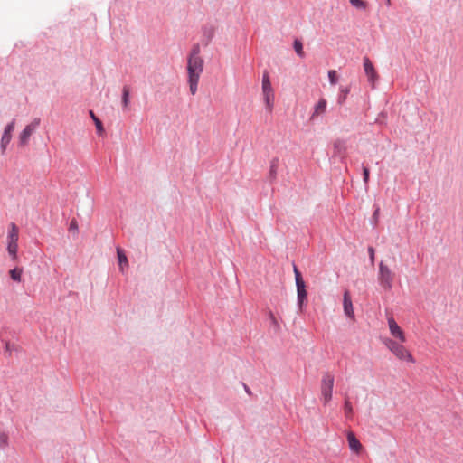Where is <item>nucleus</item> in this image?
<instances>
[{"mask_svg": "<svg viewBox=\"0 0 463 463\" xmlns=\"http://www.w3.org/2000/svg\"><path fill=\"white\" fill-rule=\"evenodd\" d=\"M199 44H194L187 57V74L190 92L194 95L198 90L200 77L203 71L204 61L200 55Z\"/></svg>", "mask_w": 463, "mask_h": 463, "instance_id": "nucleus-1", "label": "nucleus"}, {"mask_svg": "<svg viewBox=\"0 0 463 463\" xmlns=\"http://www.w3.org/2000/svg\"><path fill=\"white\" fill-rule=\"evenodd\" d=\"M385 346L392 353V354L401 361L414 364L415 359L411 353L403 345V343L397 342L393 339L387 338L383 341Z\"/></svg>", "mask_w": 463, "mask_h": 463, "instance_id": "nucleus-2", "label": "nucleus"}, {"mask_svg": "<svg viewBox=\"0 0 463 463\" xmlns=\"http://www.w3.org/2000/svg\"><path fill=\"white\" fill-rule=\"evenodd\" d=\"M261 90L265 107L268 111L271 112L274 107L275 94L268 71L263 72Z\"/></svg>", "mask_w": 463, "mask_h": 463, "instance_id": "nucleus-3", "label": "nucleus"}, {"mask_svg": "<svg viewBox=\"0 0 463 463\" xmlns=\"http://www.w3.org/2000/svg\"><path fill=\"white\" fill-rule=\"evenodd\" d=\"M334 387V376L328 373H325L322 378L321 394L325 403H327L332 398Z\"/></svg>", "mask_w": 463, "mask_h": 463, "instance_id": "nucleus-4", "label": "nucleus"}, {"mask_svg": "<svg viewBox=\"0 0 463 463\" xmlns=\"http://www.w3.org/2000/svg\"><path fill=\"white\" fill-rule=\"evenodd\" d=\"M393 274L391 269L383 262L379 264V282L381 286L389 290L392 288Z\"/></svg>", "mask_w": 463, "mask_h": 463, "instance_id": "nucleus-5", "label": "nucleus"}, {"mask_svg": "<svg viewBox=\"0 0 463 463\" xmlns=\"http://www.w3.org/2000/svg\"><path fill=\"white\" fill-rule=\"evenodd\" d=\"M39 125L40 118H35L24 128L19 136V145L21 146H25L28 144L31 135L35 131Z\"/></svg>", "mask_w": 463, "mask_h": 463, "instance_id": "nucleus-6", "label": "nucleus"}, {"mask_svg": "<svg viewBox=\"0 0 463 463\" xmlns=\"http://www.w3.org/2000/svg\"><path fill=\"white\" fill-rule=\"evenodd\" d=\"M363 65L364 72L368 78L372 87L374 88L376 81L378 80V73L368 57H364Z\"/></svg>", "mask_w": 463, "mask_h": 463, "instance_id": "nucleus-7", "label": "nucleus"}, {"mask_svg": "<svg viewBox=\"0 0 463 463\" xmlns=\"http://www.w3.org/2000/svg\"><path fill=\"white\" fill-rule=\"evenodd\" d=\"M387 320H388L389 330H390L392 336L395 339H398L401 343H405L406 336H405L404 331L396 323L393 317H389Z\"/></svg>", "mask_w": 463, "mask_h": 463, "instance_id": "nucleus-8", "label": "nucleus"}, {"mask_svg": "<svg viewBox=\"0 0 463 463\" xmlns=\"http://www.w3.org/2000/svg\"><path fill=\"white\" fill-rule=\"evenodd\" d=\"M343 306H344L345 314L348 317H350L351 319L354 320V312L352 298H351L349 291H345L344 293Z\"/></svg>", "mask_w": 463, "mask_h": 463, "instance_id": "nucleus-9", "label": "nucleus"}, {"mask_svg": "<svg viewBox=\"0 0 463 463\" xmlns=\"http://www.w3.org/2000/svg\"><path fill=\"white\" fill-rule=\"evenodd\" d=\"M347 441H348L349 448L352 451H354L355 453H359L361 451V449L363 448L362 444L356 439V437L354 436V434L352 431H349L347 433Z\"/></svg>", "mask_w": 463, "mask_h": 463, "instance_id": "nucleus-10", "label": "nucleus"}, {"mask_svg": "<svg viewBox=\"0 0 463 463\" xmlns=\"http://www.w3.org/2000/svg\"><path fill=\"white\" fill-rule=\"evenodd\" d=\"M19 229L14 222L9 224V231L7 234V242H18Z\"/></svg>", "mask_w": 463, "mask_h": 463, "instance_id": "nucleus-11", "label": "nucleus"}, {"mask_svg": "<svg viewBox=\"0 0 463 463\" xmlns=\"http://www.w3.org/2000/svg\"><path fill=\"white\" fill-rule=\"evenodd\" d=\"M7 251L13 260H17L18 242H7Z\"/></svg>", "mask_w": 463, "mask_h": 463, "instance_id": "nucleus-12", "label": "nucleus"}, {"mask_svg": "<svg viewBox=\"0 0 463 463\" xmlns=\"http://www.w3.org/2000/svg\"><path fill=\"white\" fill-rule=\"evenodd\" d=\"M326 109V100L325 99H321L317 104L315 106L313 117L325 113Z\"/></svg>", "mask_w": 463, "mask_h": 463, "instance_id": "nucleus-13", "label": "nucleus"}, {"mask_svg": "<svg viewBox=\"0 0 463 463\" xmlns=\"http://www.w3.org/2000/svg\"><path fill=\"white\" fill-rule=\"evenodd\" d=\"M294 274H295L297 289L306 288V285L302 279L301 273L299 272V270L298 269V268L296 266H294Z\"/></svg>", "mask_w": 463, "mask_h": 463, "instance_id": "nucleus-14", "label": "nucleus"}, {"mask_svg": "<svg viewBox=\"0 0 463 463\" xmlns=\"http://www.w3.org/2000/svg\"><path fill=\"white\" fill-rule=\"evenodd\" d=\"M294 274H295L297 289L306 288V285L302 279L301 273L299 272V270L298 269V268L296 266H294Z\"/></svg>", "mask_w": 463, "mask_h": 463, "instance_id": "nucleus-15", "label": "nucleus"}, {"mask_svg": "<svg viewBox=\"0 0 463 463\" xmlns=\"http://www.w3.org/2000/svg\"><path fill=\"white\" fill-rule=\"evenodd\" d=\"M129 92V87L124 86L122 90V105L125 109H128Z\"/></svg>", "mask_w": 463, "mask_h": 463, "instance_id": "nucleus-16", "label": "nucleus"}, {"mask_svg": "<svg viewBox=\"0 0 463 463\" xmlns=\"http://www.w3.org/2000/svg\"><path fill=\"white\" fill-rule=\"evenodd\" d=\"M12 139V134H8V133H5L4 132L3 133V136H2V138H1V150H2V154H5V150H6V146L7 145L10 143Z\"/></svg>", "mask_w": 463, "mask_h": 463, "instance_id": "nucleus-17", "label": "nucleus"}, {"mask_svg": "<svg viewBox=\"0 0 463 463\" xmlns=\"http://www.w3.org/2000/svg\"><path fill=\"white\" fill-rule=\"evenodd\" d=\"M23 274V269L21 268H14L9 271V275L11 279L14 281L20 282Z\"/></svg>", "mask_w": 463, "mask_h": 463, "instance_id": "nucleus-18", "label": "nucleus"}, {"mask_svg": "<svg viewBox=\"0 0 463 463\" xmlns=\"http://www.w3.org/2000/svg\"><path fill=\"white\" fill-rule=\"evenodd\" d=\"M117 253H118L120 269H122L123 267H125V266L128 267V259H127L125 253L119 248L117 249Z\"/></svg>", "mask_w": 463, "mask_h": 463, "instance_id": "nucleus-19", "label": "nucleus"}, {"mask_svg": "<svg viewBox=\"0 0 463 463\" xmlns=\"http://www.w3.org/2000/svg\"><path fill=\"white\" fill-rule=\"evenodd\" d=\"M297 294H298V305H299V307L301 308L304 302L307 300V290L306 288H303V289H297Z\"/></svg>", "mask_w": 463, "mask_h": 463, "instance_id": "nucleus-20", "label": "nucleus"}, {"mask_svg": "<svg viewBox=\"0 0 463 463\" xmlns=\"http://www.w3.org/2000/svg\"><path fill=\"white\" fill-rule=\"evenodd\" d=\"M293 46H294V50L297 52V54L299 57L303 58L305 56V52L303 51V44H302V43L299 40H295Z\"/></svg>", "mask_w": 463, "mask_h": 463, "instance_id": "nucleus-21", "label": "nucleus"}, {"mask_svg": "<svg viewBox=\"0 0 463 463\" xmlns=\"http://www.w3.org/2000/svg\"><path fill=\"white\" fill-rule=\"evenodd\" d=\"M90 116L93 119V121H94V123L96 125L98 132L99 133H102L104 131V128H103L101 121L95 116V114H94V112L92 110L90 111Z\"/></svg>", "mask_w": 463, "mask_h": 463, "instance_id": "nucleus-22", "label": "nucleus"}, {"mask_svg": "<svg viewBox=\"0 0 463 463\" xmlns=\"http://www.w3.org/2000/svg\"><path fill=\"white\" fill-rule=\"evenodd\" d=\"M348 93H349V89L348 88L341 89V95L338 98V104L339 105H343L345 103Z\"/></svg>", "mask_w": 463, "mask_h": 463, "instance_id": "nucleus-23", "label": "nucleus"}, {"mask_svg": "<svg viewBox=\"0 0 463 463\" xmlns=\"http://www.w3.org/2000/svg\"><path fill=\"white\" fill-rule=\"evenodd\" d=\"M328 79H329V81L332 85H335L337 83L338 81V76H337V73L335 70H330L328 71Z\"/></svg>", "mask_w": 463, "mask_h": 463, "instance_id": "nucleus-24", "label": "nucleus"}, {"mask_svg": "<svg viewBox=\"0 0 463 463\" xmlns=\"http://www.w3.org/2000/svg\"><path fill=\"white\" fill-rule=\"evenodd\" d=\"M352 5L358 9H365L366 8V3L363 0H349Z\"/></svg>", "mask_w": 463, "mask_h": 463, "instance_id": "nucleus-25", "label": "nucleus"}, {"mask_svg": "<svg viewBox=\"0 0 463 463\" xmlns=\"http://www.w3.org/2000/svg\"><path fill=\"white\" fill-rule=\"evenodd\" d=\"M8 445V436L5 432L0 431V447H5Z\"/></svg>", "mask_w": 463, "mask_h": 463, "instance_id": "nucleus-26", "label": "nucleus"}, {"mask_svg": "<svg viewBox=\"0 0 463 463\" xmlns=\"http://www.w3.org/2000/svg\"><path fill=\"white\" fill-rule=\"evenodd\" d=\"M277 167H278L277 161H272L271 165H270L269 174H270L271 178H273V179L276 177V175H277Z\"/></svg>", "mask_w": 463, "mask_h": 463, "instance_id": "nucleus-27", "label": "nucleus"}, {"mask_svg": "<svg viewBox=\"0 0 463 463\" xmlns=\"http://www.w3.org/2000/svg\"><path fill=\"white\" fill-rule=\"evenodd\" d=\"M14 129V120H13L9 124H7V126L5 127L4 132L8 133V134H12Z\"/></svg>", "mask_w": 463, "mask_h": 463, "instance_id": "nucleus-28", "label": "nucleus"}, {"mask_svg": "<svg viewBox=\"0 0 463 463\" xmlns=\"http://www.w3.org/2000/svg\"><path fill=\"white\" fill-rule=\"evenodd\" d=\"M363 175L364 183H368L369 180V169L367 167L363 168Z\"/></svg>", "mask_w": 463, "mask_h": 463, "instance_id": "nucleus-29", "label": "nucleus"}, {"mask_svg": "<svg viewBox=\"0 0 463 463\" xmlns=\"http://www.w3.org/2000/svg\"><path fill=\"white\" fill-rule=\"evenodd\" d=\"M345 413H352L353 411V408H352V405L349 402H345Z\"/></svg>", "mask_w": 463, "mask_h": 463, "instance_id": "nucleus-30", "label": "nucleus"}, {"mask_svg": "<svg viewBox=\"0 0 463 463\" xmlns=\"http://www.w3.org/2000/svg\"><path fill=\"white\" fill-rule=\"evenodd\" d=\"M368 252H369L370 260L373 263V261H374V250H373V248L370 247L368 249Z\"/></svg>", "mask_w": 463, "mask_h": 463, "instance_id": "nucleus-31", "label": "nucleus"}, {"mask_svg": "<svg viewBox=\"0 0 463 463\" xmlns=\"http://www.w3.org/2000/svg\"><path fill=\"white\" fill-rule=\"evenodd\" d=\"M70 228L71 229H76L77 228V222L76 221H71V224H70Z\"/></svg>", "mask_w": 463, "mask_h": 463, "instance_id": "nucleus-32", "label": "nucleus"}, {"mask_svg": "<svg viewBox=\"0 0 463 463\" xmlns=\"http://www.w3.org/2000/svg\"><path fill=\"white\" fill-rule=\"evenodd\" d=\"M386 1H387V5L391 4V0H386Z\"/></svg>", "mask_w": 463, "mask_h": 463, "instance_id": "nucleus-33", "label": "nucleus"}, {"mask_svg": "<svg viewBox=\"0 0 463 463\" xmlns=\"http://www.w3.org/2000/svg\"><path fill=\"white\" fill-rule=\"evenodd\" d=\"M379 213V209H377L374 213V214H377Z\"/></svg>", "mask_w": 463, "mask_h": 463, "instance_id": "nucleus-34", "label": "nucleus"}]
</instances>
